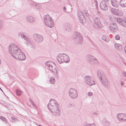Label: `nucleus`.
Wrapping results in <instances>:
<instances>
[{"label": "nucleus", "instance_id": "nucleus-1", "mask_svg": "<svg viewBox=\"0 0 126 126\" xmlns=\"http://www.w3.org/2000/svg\"><path fill=\"white\" fill-rule=\"evenodd\" d=\"M47 106L50 111L53 115L57 116L60 115V106L55 100L51 99Z\"/></svg>", "mask_w": 126, "mask_h": 126}, {"label": "nucleus", "instance_id": "nucleus-2", "mask_svg": "<svg viewBox=\"0 0 126 126\" xmlns=\"http://www.w3.org/2000/svg\"><path fill=\"white\" fill-rule=\"evenodd\" d=\"M45 64L49 70L53 73L55 76L58 77L59 73L56 69L55 64L54 63L50 61H47L45 63Z\"/></svg>", "mask_w": 126, "mask_h": 126}, {"label": "nucleus", "instance_id": "nucleus-3", "mask_svg": "<svg viewBox=\"0 0 126 126\" xmlns=\"http://www.w3.org/2000/svg\"><path fill=\"white\" fill-rule=\"evenodd\" d=\"M56 57L60 63H61L63 62L68 63L70 61V59L69 56L64 53L58 54Z\"/></svg>", "mask_w": 126, "mask_h": 126}, {"label": "nucleus", "instance_id": "nucleus-4", "mask_svg": "<svg viewBox=\"0 0 126 126\" xmlns=\"http://www.w3.org/2000/svg\"><path fill=\"white\" fill-rule=\"evenodd\" d=\"M44 20L46 26L50 28L53 27L54 25V22L48 15L44 16Z\"/></svg>", "mask_w": 126, "mask_h": 126}, {"label": "nucleus", "instance_id": "nucleus-5", "mask_svg": "<svg viewBox=\"0 0 126 126\" xmlns=\"http://www.w3.org/2000/svg\"><path fill=\"white\" fill-rule=\"evenodd\" d=\"M20 50L19 47L14 44H11L8 48L9 53L13 56L16 54L17 52H19Z\"/></svg>", "mask_w": 126, "mask_h": 126}, {"label": "nucleus", "instance_id": "nucleus-6", "mask_svg": "<svg viewBox=\"0 0 126 126\" xmlns=\"http://www.w3.org/2000/svg\"><path fill=\"white\" fill-rule=\"evenodd\" d=\"M84 80L87 85L89 86L95 84L94 78L92 76H86L85 77Z\"/></svg>", "mask_w": 126, "mask_h": 126}, {"label": "nucleus", "instance_id": "nucleus-7", "mask_svg": "<svg viewBox=\"0 0 126 126\" xmlns=\"http://www.w3.org/2000/svg\"><path fill=\"white\" fill-rule=\"evenodd\" d=\"M86 58L88 63L91 64H97L99 62L95 57L91 55H88L87 56Z\"/></svg>", "mask_w": 126, "mask_h": 126}, {"label": "nucleus", "instance_id": "nucleus-8", "mask_svg": "<svg viewBox=\"0 0 126 126\" xmlns=\"http://www.w3.org/2000/svg\"><path fill=\"white\" fill-rule=\"evenodd\" d=\"M74 41L76 44L81 43L82 41V39L81 34L80 33L78 32H75V33Z\"/></svg>", "mask_w": 126, "mask_h": 126}, {"label": "nucleus", "instance_id": "nucleus-9", "mask_svg": "<svg viewBox=\"0 0 126 126\" xmlns=\"http://www.w3.org/2000/svg\"><path fill=\"white\" fill-rule=\"evenodd\" d=\"M68 94L69 96L72 99L77 98L78 95L77 90L73 88H71L69 90Z\"/></svg>", "mask_w": 126, "mask_h": 126}, {"label": "nucleus", "instance_id": "nucleus-10", "mask_svg": "<svg viewBox=\"0 0 126 126\" xmlns=\"http://www.w3.org/2000/svg\"><path fill=\"white\" fill-rule=\"evenodd\" d=\"M13 57L15 58L21 60H24L26 59L25 54L21 51V49L19 52H17L16 54H15Z\"/></svg>", "mask_w": 126, "mask_h": 126}, {"label": "nucleus", "instance_id": "nucleus-11", "mask_svg": "<svg viewBox=\"0 0 126 126\" xmlns=\"http://www.w3.org/2000/svg\"><path fill=\"white\" fill-rule=\"evenodd\" d=\"M33 37L36 42L38 43H41L43 40V36L42 35L38 34H34L33 35Z\"/></svg>", "mask_w": 126, "mask_h": 126}, {"label": "nucleus", "instance_id": "nucleus-12", "mask_svg": "<svg viewBox=\"0 0 126 126\" xmlns=\"http://www.w3.org/2000/svg\"><path fill=\"white\" fill-rule=\"evenodd\" d=\"M116 116L120 121L124 122L126 121V114L119 113Z\"/></svg>", "mask_w": 126, "mask_h": 126}, {"label": "nucleus", "instance_id": "nucleus-13", "mask_svg": "<svg viewBox=\"0 0 126 126\" xmlns=\"http://www.w3.org/2000/svg\"><path fill=\"white\" fill-rule=\"evenodd\" d=\"M100 80H101L102 84L106 88H108L109 87L110 83L108 81L106 77Z\"/></svg>", "mask_w": 126, "mask_h": 126}, {"label": "nucleus", "instance_id": "nucleus-14", "mask_svg": "<svg viewBox=\"0 0 126 126\" xmlns=\"http://www.w3.org/2000/svg\"><path fill=\"white\" fill-rule=\"evenodd\" d=\"M110 28L111 31L114 32H116L118 30L117 26L115 23H111L110 25Z\"/></svg>", "mask_w": 126, "mask_h": 126}, {"label": "nucleus", "instance_id": "nucleus-15", "mask_svg": "<svg viewBox=\"0 0 126 126\" xmlns=\"http://www.w3.org/2000/svg\"><path fill=\"white\" fill-rule=\"evenodd\" d=\"M100 7L101 9L103 11H106L108 8L107 2L103 1H102L100 3Z\"/></svg>", "mask_w": 126, "mask_h": 126}, {"label": "nucleus", "instance_id": "nucleus-16", "mask_svg": "<svg viewBox=\"0 0 126 126\" xmlns=\"http://www.w3.org/2000/svg\"><path fill=\"white\" fill-rule=\"evenodd\" d=\"M78 18L79 19L80 22H82V23L85 22V19L84 16L81 11L79 12L78 14Z\"/></svg>", "mask_w": 126, "mask_h": 126}, {"label": "nucleus", "instance_id": "nucleus-17", "mask_svg": "<svg viewBox=\"0 0 126 126\" xmlns=\"http://www.w3.org/2000/svg\"><path fill=\"white\" fill-rule=\"evenodd\" d=\"M27 21L29 23H33L35 21V19L34 17L32 16H28L26 18Z\"/></svg>", "mask_w": 126, "mask_h": 126}, {"label": "nucleus", "instance_id": "nucleus-18", "mask_svg": "<svg viewBox=\"0 0 126 126\" xmlns=\"http://www.w3.org/2000/svg\"><path fill=\"white\" fill-rule=\"evenodd\" d=\"M97 74L98 77L100 80L106 77L104 73L101 70H98L97 72Z\"/></svg>", "mask_w": 126, "mask_h": 126}, {"label": "nucleus", "instance_id": "nucleus-19", "mask_svg": "<svg viewBox=\"0 0 126 126\" xmlns=\"http://www.w3.org/2000/svg\"><path fill=\"white\" fill-rule=\"evenodd\" d=\"M117 21L120 25L124 27H126V20H123L120 18H118Z\"/></svg>", "mask_w": 126, "mask_h": 126}, {"label": "nucleus", "instance_id": "nucleus-20", "mask_svg": "<svg viewBox=\"0 0 126 126\" xmlns=\"http://www.w3.org/2000/svg\"><path fill=\"white\" fill-rule=\"evenodd\" d=\"M94 24L98 28H101V24L98 17H96L94 19Z\"/></svg>", "mask_w": 126, "mask_h": 126}, {"label": "nucleus", "instance_id": "nucleus-21", "mask_svg": "<svg viewBox=\"0 0 126 126\" xmlns=\"http://www.w3.org/2000/svg\"><path fill=\"white\" fill-rule=\"evenodd\" d=\"M25 40H26V43L28 45L30 46L32 48H33L34 47V46L33 44L32 43L30 40L29 38L27 37H26V39Z\"/></svg>", "mask_w": 126, "mask_h": 126}, {"label": "nucleus", "instance_id": "nucleus-22", "mask_svg": "<svg viewBox=\"0 0 126 126\" xmlns=\"http://www.w3.org/2000/svg\"><path fill=\"white\" fill-rule=\"evenodd\" d=\"M18 36L19 37H21L22 38H23L24 39H26L27 37L25 35L24 32H18Z\"/></svg>", "mask_w": 126, "mask_h": 126}, {"label": "nucleus", "instance_id": "nucleus-23", "mask_svg": "<svg viewBox=\"0 0 126 126\" xmlns=\"http://www.w3.org/2000/svg\"><path fill=\"white\" fill-rule=\"evenodd\" d=\"M64 29L67 31H70L72 30V26L70 24H66L64 26Z\"/></svg>", "mask_w": 126, "mask_h": 126}, {"label": "nucleus", "instance_id": "nucleus-24", "mask_svg": "<svg viewBox=\"0 0 126 126\" xmlns=\"http://www.w3.org/2000/svg\"><path fill=\"white\" fill-rule=\"evenodd\" d=\"M111 3L112 5L116 7H117L119 5L118 1L116 0H111Z\"/></svg>", "mask_w": 126, "mask_h": 126}, {"label": "nucleus", "instance_id": "nucleus-25", "mask_svg": "<svg viewBox=\"0 0 126 126\" xmlns=\"http://www.w3.org/2000/svg\"><path fill=\"white\" fill-rule=\"evenodd\" d=\"M120 6L122 7H126V0H121L120 1Z\"/></svg>", "mask_w": 126, "mask_h": 126}, {"label": "nucleus", "instance_id": "nucleus-26", "mask_svg": "<svg viewBox=\"0 0 126 126\" xmlns=\"http://www.w3.org/2000/svg\"><path fill=\"white\" fill-rule=\"evenodd\" d=\"M49 82L51 84H54L55 82V80L54 77H51L49 79Z\"/></svg>", "mask_w": 126, "mask_h": 126}, {"label": "nucleus", "instance_id": "nucleus-27", "mask_svg": "<svg viewBox=\"0 0 126 126\" xmlns=\"http://www.w3.org/2000/svg\"><path fill=\"white\" fill-rule=\"evenodd\" d=\"M115 47L118 50H120L122 49V45H121L117 43H115Z\"/></svg>", "mask_w": 126, "mask_h": 126}, {"label": "nucleus", "instance_id": "nucleus-28", "mask_svg": "<svg viewBox=\"0 0 126 126\" xmlns=\"http://www.w3.org/2000/svg\"><path fill=\"white\" fill-rule=\"evenodd\" d=\"M102 38L104 41L107 42H108L109 41V37L103 35L102 36Z\"/></svg>", "mask_w": 126, "mask_h": 126}, {"label": "nucleus", "instance_id": "nucleus-29", "mask_svg": "<svg viewBox=\"0 0 126 126\" xmlns=\"http://www.w3.org/2000/svg\"><path fill=\"white\" fill-rule=\"evenodd\" d=\"M103 124L104 125L106 126H108L110 125V122L105 119L104 120Z\"/></svg>", "mask_w": 126, "mask_h": 126}, {"label": "nucleus", "instance_id": "nucleus-30", "mask_svg": "<svg viewBox=\"0 0 126 126\" xmlns=\"http://www.w3.org/2000/svg\"><path fill=\"white\" fill-rule=\"evenodd\" d=\"M29 101L30 103H31V104L32 106L33 107H34L36 109H37V107L34 104L32 100L30 99H29Z\"/></svg>", "mask_w": 126, "mask_h": 126}, {"label": "nucleus", "instance_id": "nucleus-31", "mask_svg": "<svg viewBox=\"0 0 126 126\" xmlns=\"http://www.w3.org/2000/svg\"><path fill=\"white\" fill-rule=\"evenodd\" d=\"M118 11V9H116L114 8H112L111 9V11L112 13L114 14H116V13L117 11Z\"/></svg>", "mask_w": 126, "mask_h": 126}, {"label": "nucleus", "instance_id": "nucleus-32", "mask_svg": "<svg viewBox=\"0 0 126 126\" xmlns=\"http://www.w3.org/2000/svg\"><path fill=\"white\" fill-rule=\"evenodd\" d=\"M115 15L118 16H121L122 15V14L121 11L118 10V11H117Z\"/></svg>", "mask_w": 126, "mask_h": 126}, {"label": "nucleus", "instance_id": "nucleus-33", "mask_svg": "<svg viewBox=\"0 0 126 126\" xmlns=\"http://www.w3.org/2000/svg\"><path fill=\"white\" fill-rule=\"evenodd\" d=\"M84 13L85 16H89V15L87 11V10H84Z\"/></svg>", "mask_w": 126, "mask_h": 126}, {"label": "nucleus", "instance_id": "nucleus-34", "mask_svg": "<svg viewBox=\"0 0 126 126\" xmlns=\"http://www.w3.org/2000/svg\"><path fill=\"white\" fill-rule=\"evenodd\" d=\"M93 94V93L91 92H88L87 94V95L88 96H92Z\"/></svg>", "mask_w": 126, "mask_h": 126}, {"label": "nucleus", "instance_id": "nucleus-35", "mask_svg": "<svg viewBox=\"0 0 126 126\" xmlns=\"http://www.w3.org/2000/svg\"><path fill=\"white\" fill-rule=\"evenodd\" d=\"M16 93L17 94V95H20L21 94V92H20L18 90H16Z\"/></svg>", "mask_w": 126, "mask_h": 126}, {"label": "nucleus", "instance_id": "nucleus-36", "mask_svg": "<svg viewBox=\"0 0 126 126\" xmlns=\"http://www.w3.org/2000/svg\"><path fill=\"white\" fill-rule=\"evenodd\" d=\"M3 23L2 21L0 20V30L2 28Z\"/></svg>", "mask_w": 126, "mask_h": 126}, {"label": "nucleus", "instance_id": "nucleus-37", "mask_svg": "<svg viewBox=\"0 0 126 126\" xmlns=\"http://www.w3.org/2000/svg\"><path fill=\"white\" fill-rule=\"evenodd\" d=\"M86 126H96L95 124H88L86 125Z\"/></svg>", "mask_w": 126, "mask_h": 126}, {"label": "nucleus", "instance_id": "nucleus-38", "mask_svg": "<svg viewBox=\"0 0 126 126\" xmlns=\"http://www.w3.org/2000/svg\"><path fill=\"white\" fill-rule=\"evenodd\" d=\"M3 121L6 124L7 123H8L7 119L5 118H3Z\"/></svg>", "mask_w": 126, "mask_h": 126}, {"label": "nucleus", "instance_id": "nucleus-39", "mask_svg": "<svg viewBox=\"0 0 126 126\" xmlns=\"http://www.w3.org/2000/svg\"><path fill=\"white\" fill-rule=\"evenodd\" d=\"M95 2L94 3L95 4V6L96 8L97 7V2L96 0H94Z\"/></svg>", "mask_w": 126, "mask_h": 126}, {"label": "nucleus", "instance_id": "nucleus-40", "mask_svg": "<svg viewBox=\"0 0 126 126\" xmlns=\"http://www.w3.org/2000/svg\"><path fill=\"white\" fill-rule=\"evenodd\" d=\"M115 38L116 40H119L120 39V37L118 35H116L115 37Z\"/></svg>", "mask_w": 126, "mask_h": 126}, {"label": "nucleus", "instance_id": "nucleus-41", "mask_svg": "<svg viewBox=\"0 0 126 126\" xmlns=\"http://www.w3.org/2000/svg\"><path fill=\"white\" fill-rule=\"evenodd\" d=\"M11 119L13 120V121L14 122L16 121V119L14 117H12Z\"/></svg>", "mask_w": 126, "mask_h": 126}, {"label": "nucleus", "instance_id": "nucleus-42", "mask_svg": "<svg viewBox=\"0 0 126 126\" xmlns=\"http://www.w3.org/2000/svg\"><path fill=\"white\" fill-rule=\"evenodd\" d=\"M63 9L64 12H66V8L65 7H63Z\"/></svg>", "mask_w": 126, "mask_h": 126}, {"label": "nucleus", "instance_id": "nucleus-43", "mask_svg": "<svg viewBox=\"0 0 126 126\" xmlns=\"http://www.w3.org/2000/svg\"><path fill=\"white\" fill-rule=\"evenodd\" d=\"M4 118V117H2V116H0V119L2 120V121H3Z\"/></svg>", "mask_w": 126, "mask_h": 126}, {"label": "nucleus", "instance_id": "nucleus-44", "mask_svg": "<svg viewBox=\"0 0 126 126\" xmlns=\"http://www.w3.org/2000/svg\"><path fill=\"white\" fill-rule=\"evenodd\" d=\"M123 73L124 74V76L126 77V72H124Z\"/></svg>", "mask_w": 126, "mask_h": 126}, {"label": "nucleus", "instance_id": "nucleus-45", "mask_svg": "<svg viewBox=\"0 0 126 126\" xmlns=\"http://www.w3.org/2000/svg\"><path fill=\"white\" fill-rule=\"evenodd\" d=\"M109 0H102V1H103L105 2H107Z\"/></svg>", "mask_w": 126, "mask_h": 126}, {"label": "nucleus", "instance_id": "nucleus-46", "mask_svg": "<svg viewBox=\"0 0 126 126\" xmlns=\"http://www.w3.org/2000/svg\"><path fill=\"white\" fill-rule=\"evenodd\" d=\"M93 114L94 115H96L97 114V113L96 112H93Z\"/></svg>", "mask_w": 126, "mask_h": 126}, {"label": "nucleus", "instance_id": "nucleus-47", "mask_svg": "<svg viewBox=\"0 0 126 126\" xmlns=\"http://www.w3.org/2000/svg\"><path fill=\"white\" fill-rule=\"evenodd\" d=\"M121 85L122 86H123L124 85V83H123V82L122 81H121Z\"/></svg>", "mask_w": 126, "mask_h": 126}, {"label": "nucleus", "instance_id": "nucleus-48", "mask_svg": "<svg viewBox=\"0 0 126 126\" xmlns=\"http://www.w3.org/2000/svg\"><path fill=\"white\" fill-rule=\"evenodd\" d=\"M124 50L125 52H126V46L125 47Z\"/></svg>", "mask_w": 126, "mask_h": 126}, {"label": "nucleus", "instance_id": "nucleus-49", "mask_svg": "<svg viewBox=\"0 0 126 126\" xmlns=\"http://www.w3.org/2000/svg\"><path fill=\"white\" fill-rule=\"evenodd\" d=\"M0 89L1 90V91H2L3 92V91H2V90L1 89V88H0Z\"/></svg>", "mask_w": 126, "mask_h": 126}, {"label": "nucleus", "instance_id": "nucleus-50", "mask_svg": "<svg viewBox=\"0 0 126 126\" xmlns=\"http://www.w3.org/2000/svg\"><path fill=\"white\" fill-rule=\"evenodd\" d=\"M125 53H126V52H125Z\"/></svg>", "mask_w": 126, "mask_h": 126}]
</instances>
